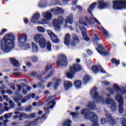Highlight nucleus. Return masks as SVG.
<instances>
[{"mask_svg":"<svg viewBox=\"0 0 126 126\" xmlns=\"http://www.w3.org/2000/svg\"><path fill=\"white\" fill-rule=\"evenodd\" d=\"M91 96L93 99L96 100V102H101L102 104L106 103L107 105H110L112 112H116L117 111V104L115 100L112 98H107L106 100L104 99V98L99 95V93L97 91V88L94 87L91 91Z\"/></svg>","mask_w":126,"mask_h":126,"instance_id":"nucleus-1","label":"nucleus"},{"mask_svg":"<svg viewBox=\"0 0 126 126\" xmlns=\"http://www.w3.org/2000/svg\"><path fill=\"white\" fill-rule=\"evenodd\" d=\"M14 48V35L8 33L2 40V50L4 53H9Z\"/></svg>","mask_w":126,"mask_h":126,"instance_id":"nucleus-2","label":"nucleus"},{"mask_svg":"<svg viewBox=\"0 0 126 126\" xmlns=\"http://www.w3.org/2000/svg\"><path fill=\"white\" fill-rule=\"evenodd\" d=\"M81 114L84 116L85 119L90 120V121L93 123L91 126H99V124H98V117L95 113L90 112V111L87 109H84L81 111Z\"/></svg>","mask_w":126,"mask_h":126,"instance_id":"nucleus-3","label":"nucleus"},{"mask_svg":"<svg viewBox=\"0 0 126 126\" xmlns=\"http://www.w3.org/2000/svg\"><path fill=\"white\" fill-rule=\"evenodd\" d=\"M76 28H79L80 30L82 31V36L84 37V39L85 41H87L88 42L90 39L89 37H87V35L86 34L87 30L83 26H86V23L84 22V18L81 17L79 19V23H77L76 24Z\"/></svg>","mask_w":126,"mask_h":126,"instance_id":"nucleus-4","label":"nucleus"},{"mask_svg":"<svg viewBox=\"0 0 126 126\" xmlns=\"http://www.w3.org/2000/svg\"><path fill=\"white\" fill-rule=\"evenodd\" d=\"M96 5H97V3L94 2L89 6V8L88 9V11L89 13L91 14L90 19H89L88 18L85 17V19L90 24L94 23V22H95L96 23H97V24H99V25H101V23H100L97 19L94 18V16L92 14V11L95 8Z\"/></svg>","mask_w":126,"mask_h":126,"instance_id":"nucleus-5","label":"nucleus"},{"mask_svg":"<svg viewBox=\"0 0 126 126\" xmlns=\"http://www.w3.org/2000/svg\"><path fill=\"white\" fill-rule=\"evenodd\" d=\"M80 70H81V66L79 64H74L70 67L69 70L66 73V75L68 78L72 79L75 73Z\"/></svg>","mask_w":126,"mask_h":126,"instance_id":"nucleus-6","label":"nucleus"},{"mask_svg":"<svg viewBox=\"0 0 126 126\" xmlns=\"http://www.w3.org/2000/svg\"><path fill=\"white\" fill-rule=\"evenodd\" d=\"M34 42L35 43H38L40 47V48H45L46 47V44H47V41L46 39L44 38L43 35L41 34H37L34 35Z\"/></svg>","mask_w":126,"mask_h":126,"instance_id":"nucleus-7","label":"nucleus"},{"mask_svg":"<svg viewBox=\"0 0 126 126\" xmlns=\"http://www.w3.org/2000/svg\"><path fill=\"white\" fill-rule=\"evenodd\" d=\"M113 9L119 10V9H124L126 8V0H123L122 1H113Z\"/></svg>","mask_w":126,"mask_h":126,"instance_id":"nucleus-8","label":"nucleus"},{"mask_svg":"<svg viewBox=\"0 0 126 126\" xmlns=\"http://www.w3.org/2000/svg\"><path fill=\"white\" fill-rule=\"evenodd\" d=\"M57 65L58 66H66L67 65V59L64 55H61L59 56V60L57 61Z\"/></svg>","mask_w":126,"mask_h":126,"instance_id":"nucleus-9","label":"nucleus"},{"mask_svg":"<svg viewBox=\"0 0 126 126\" xmlns=\"http://www.w3.org/2000/svg\"><path fill=\"white\" fill-rule=\"evenodd\" d=\"M116 99L118 101L119 105L118 106V111L120 114L124 113V107L123 105H124V98L122 96L119 95V94L115 97Z\"/></svg>","mask_w":126,"mask_h":126,"instance_id":"nucleus-10","label":"nucleus"},{"mask_svg":"<svg viewBox=\"0 0 126 126\" xmlns=\"http://www.w3.org/2000/svg\"><path fill=\"white\" fill-rule=\"evenodd\" d=\"M64 20V19L63 17H59L58 20L56 19H54L53 22L54 27H55L56 29L60 30L61 29L60 25L63 23Z\"/></svg>","mask_w":126,"mask_h":126,"instance_id":"nucleus-11","label":"nucleus"},{"mask_svg":"<svg viewBox=\"0 0 126 126\" xmlns=\"http://www.w3.org/2000/svg\"><path fill=\"white\" fill-rule=\"evenodd\" d=\"M55 104H56V101H55V99H53L51 101L48 103L47 105L48 106H50V107L44 108V111L45 112V114L43 115L42 117V119H44V120H46V114H49L50 111H49V109H53V108H54V105H55Z\"/></svg>","mask_w":126,"mask_h":126,"instance_id":"nucleus-12","label":"nucleus"},{"mask_svg":"<svg viewBox=\"0 0 126 126\" xmlns=\"http://www.w3.org/2000/svg\"><path fill=\"white\" fill-rule=\"evenodd\" d=\"M104 112L109 124H110L111 126H115V125H116V121H115L114 118H113L112 115L109 113V111L107 110H105Z\"/></svg>","mask_w":126,"mask_h":126,"instance_id":"nucleus-13","label":"nucleus"},{"mask_svg":"<svg viewBox=\"0 0 126 126\" xmlns=\"http://www.w3.org/2000/svg\"><path fill=\"white\" fill-rule=\"evenodd\" d=\"M113 88L116 91H118L117 95L118 94V96H121V95H122L123 94L125 95H126V89H125V88L123 87L121 89V88H120V87L117 84H114Z\"/></svg>","mask_w":126,"mask_h":126,"instance_id":"nucleus-14","label":"nucleus"},{"mask_svg":"<svg viewBox=\"0 0 126 126\" xmlns=\"http://www.w3.org/2000/svg\"><path fill=\"white\" fill-rule=\"evenodd\" d=\"M47 33H48V35H49V36L53 43H55V44H58V43H60V39H59V38H58V36H57L51 31H48Z\"/></svg>","mask_w":126,"mask_h":126,"instance_id":"nucleus-15","label":"nucleus"},{"mask_svg":"<svg viewBox=\"0 0 126 126\" xmlns=\"http://www.w3.org/2000/svg\"><path fill=\"white\" fill-rule=\"evenodd\" d=\"M97 47L98 48H95L96 51L98 53L100 54L101 56H109L110 55V52L108 51H103L104 48H103V45L101 44L100 45L98 44Z\"/></svg>","mask_w":126,"mask_h":126,"instance_id":"nucleus-16","label":"nucleus"},{"mask_svg":"<svg viewBox=\"0 0 126 126\" xmlns=\"http://www.w3.org/2000/svg\"><path fill=\"white\" fill-rule=\"evenodd\" d=\"M26 42H27V35L26 34H23L18 39V43L20 46L24 45Z\"/></svg>","mask_w":126,"mask_h":126,"instance_id":"nucleus-17","label":"nucleus"},{"mask_svg":"<svg viewBox=\"0 0 126 126\" xmlns=\"http://www.w3.org/2000/svg\"><path fill=\"white\" fill-rule=\"evenodd\" d=\"M72 40L71 42V45L73 47H74L76 45V44H78L80 42L79 38L77 35L75 34V33L72 34Z\"/></svg>","mask_w":126,"mask_h":126,"instance_id":"nucleus-18","label":"nucleus"},{"mask_svg":"<svg viewBox=\"0 0 126 126\" xmlns=\"http://www.w3.org/2000/svg\"><path fill=\"white\" fill-rule=\"evenodd\" d=\"M92 70L93 72H94V73H97V72H99V70H100L102 73H105V72H106L105 70L103 69L102 66H99L98 67L95 65H93Z\"/></svg>","mask_w":126,"mask_h":126,"instance_id":"nucleus-19","label":"nucleus"},{"mask_svg":"<svg viewBox=\"0 0 126 126\" xmlns=\"http://www.w3.org/2000/svg\"><path fill=\"white\" fill-rule=\"evenodd\" d=\"M104 0H98V7L99 9H104V8H107L108 7V4H107L106 3H105L104 2Z\"/></svg>","mask_w":126,"mask_h":126,"instance_id":"nucleus-20","label":"nucleus"},{"mask_svg":"<svg viewBox=\"0 0 126 126\" xmlns=\"http://www.w3.org/2000/svg\"><path fill=\"white\" fill-rule=\"evenodd\" d=\"M52 80L56 81L55 84L54 86V88L55 90H57L58 89V87H59L60 84H61V83L63 81V80H62V79H58L56 78H54Z\"/></svg>","mask_w":126,"mask_h":126,"instance_id":"nucleus-21","label":"nucleus"},{"mask_svg":"<svg viewBox=\"0 0 126 126\" xmlns=\"http://www.w3.org/2000/svg\"><path fill=\"white\" fill-rule=\"evenodd\" d=\"M64 87L65 90H68L72 87V83L68 81H65L64 82Z\"/></svg>","mask_w":126,"mask_h":126,"instance_id":"nucleus-22","label":"nucleus"},{"mask_svg":"<svg viewBox=\"0 0 126 126\" xmlns=\"http://www.w3.org/2000/svg\"><path fill=\"white\" fill-rule=\"evenodd\" d=\"M42 15L46 19L50 21L52 19V14L49 12H44L42 13Z\"/></svg>","mask_w":126,"mask_h":126,"instance_id":"nucleus-23","label":"nucleus"},{"mask_svg":"<svg viewBox=\"0 0 126 126\" xmlns=\"http://www.w3.org/2000/svg\"><path fill=\"white\" fill-rule=\"evenodd\" d=\"M10 62L11 63H12L14 66H16V67H19V66H20V64L19 63L18 61H17V60H16V59H15V58H10Z\"/></svg>","mask_w":126,"mask_h":126,"instance_id":"nucleus-24","label":"nucleus"},{"mask_svg":"<svg viewBox=\"0 0 126 126\" xmlns=\"http://www.w3.org/2000/svg\"><path fill=\"white\" fill-rule=\"evenodd\" d=\"M70 42V34L69 33H67L64 37V43L66 46H68L69 43Z\"/></svg>","mask_w":126,"mask_h":126,"instance_id":"nucleus-25","label":"nucleus"},{"mask_svg":"<svg viewBox=\"0 0 126 126\" xmlns=\"http://www.w3.org/2000/svg\"><path fill=\"white\" fill-rule=\"evenodd\" d=\"M74 85L76 89H80V88H81L82 82H81L80 80H75L74 82Z\"/></svg>","mask_w":126,"mask_h":126,"instance_id":"nucleus-26","label":"nucleus"},{"mask_svg":"<svg viewBox=\"0 0 126 126\" xmlns=\"http://www.w3.org/2000/svg\"><path fill=\"white\" fill-rule=\"evenodd\" d=\"M90 110H96V104L94 101L90 102L87 105Z\"/></svg>","mask_w":126,"mask_h":126,"instance_id":"nucleus-27","label":"nucleus"},{"mask_svg":"<svg viewBox=\"0 0 126 126\" xmlns=\"http://www.w3.org/2000/svg\"><path fill=\"white\" fill-rule=\"evenodd\" d=\"M40 18V14L37 13H35L33 15V16L31 22H32L33 23H35L37 20L39 19Z\"/></svg>","mask_w":126,"mask_h":126,"instance_id":"nucleus-28","label":"nucleus"},{"mask_svg":"<svg viewBox=\"0 0 126 126\" xmlns=\"http://www.w3.org/2000/svg\"><path fill=\"white\" fill-rule=\"evenodd\" d=\"M73 21V15L72 14H70L68 16L66 19V22H69L70 24H72V22Z\"/></svg>","mask_w":126,"mask_h":126,"instance_id":"nucleus-29","label":"nucleus"},{"mask_svg":"<svg viewBox=\"0 0 126 126\" xmlns=\"http://www.w3.org/2000/svg\"><path fill=\"white\" fill-rule=\"evenodd\" d=\"M90 81V76L88 75H85L83 79V84H87Z\"/></svg>","mask_w":126,"mask_h":126,"instance_id":"nucleus-30","label":"nucleus"},{"mask_svg":"<svg viewBox=\"0 0 126 126\" xmlns=\"http://www.w3.org/2000/svg\"><path fill=\"white\" fill-rule=\"evenodd\" d=\"M28 114L26 113H21L20 115H19V119L20 121H22V119L21 118H24L25 119H29V116Z\"/></svg>","mask_w":126,"mask_h":126,"instance_id":"nucleus-31","label":"nucleus"},{"mask_svg":"<svg viewBox=\"0 0 126 126\" xmlns=\"http://www.w3.org/2000/svg\"><path fill=\"white\" fill-rule=\"evenodd\" d=\"M32 50L34 53H37L38 52V46L35 44L33 42L32 43Z\"/></svg>","mask_w":126,"mask_h":126,"instance_id":"nucleus-32","label":"nucleus"},{"mask_svg":"<svg viewBox=\"0 0 126 126\" xmlns=\"http://www.w3.org/2000/svg\"><path fill=\"white\" fill-rule=\"evenodd\" d=\"M71 121L66 120L63 124V126H71Z\"/></svg>","mask_w":126,"mask_h":126,"instance_id":"nucleus-33","label":"nucleus"},{"mask_svg":"<svg viewBox=\"0 0 126 126\" xmlns=\"http://www.w3.org/2000/svg\"><path fill=\"white\" fill-rule=\"evenodd\" d=\"M21 47H22L24 50H29V49H31V46L29 43H25L24 45H22Z\"/></svg>","mask_w":126,"mask_h":126,"instance_id":"nucleus-34","label":"nucleus"},{"mask_svg":"<svg viewBox=\"0 0 126 126\" xmlns=\"http://www.w3.org/2000/svg\"><path fill=\"white\" fill-rule=\"evenodd\" d=\"M54 72H55V70H52L49 74L44 78V79H48V78H50V77H52V76H53L54 75Z\"/></svg>","mask_w":126,"mask_h":126,"instance_id":"nucleus-35","label":"nucleus"},{"mask_svg":"<svg viewBox=\"0 0 126 126\" xmlns=\"http://www.w3.org/2000/svg\"><path fill=\"white\" fill-rule=\"evenodd\" d=\"M121 122L122 126H126V119L125 117L121 118Z\"/></svg>","mask_w":126,"mask_h":126,"instance_id":"nucleus-36","label":"nucleus"},{"mask_svg":"<svg viewBox=\"0 0 126 126\" xmlns=\"http://www.w3.org/2000/svg\"><path fill=\"white\" fill-rule=\"evenodd\" d=\"M37 31H38V32H40L41 33H45L46 31L45 30V29L43 28V27H38Z\"/></svg>","mask_w":126,"mask_h":126,"instance_id":"nucleus-37","label":"nucleus"},{"mask_svg":"<svg viewBox=\"0 0 126 126\" xmlns=\"http://www.w3.org/2000/svg\"><path fill=\"white\" fill-rule=\"evenodd\" d=\"M51 12L55 15H57V14H59L58 7H57L56 9H52L51 10Z\"/></svg>","mask_w":126,"mask_h":126,"instance_id":"nucleus-38","label":"nucleus"},{"mask_svg":"<svg viewBox=\"0 0 126 126\" xmlns=\"http://www.w3.org/2000/svg\"><path fill=\"white\" fill-rule=\"evenodd\" d=\"M97 41H100V39L99 38V37L98 36V35H97V34H95L94 35V38L93 39L94 44V43H96V42H97Z\"/></svg>","mask_w":126,"mask_h":126,"instance_id":"nucleus-39","label":"nucleus"},{"mask_svg":"<svg viewBox=\"0 0 126 126\" xmlns=\"http://www.w3.org/2000/svg\"><path fill=\"white\" fill-rule=\"evenodd\" d=\"M12 117V113H7L4 115V118L7 120V119H10Z\"/></svg>","mask_w":126,"mask_h":126,"instance_id":"nucleus-40","label":"nucleus"},{"mask_svg":"<svg viewBox=\"0 0 126 126\" xmlns=\"http://www.w3.org/2000/svg\"><path fill=\"white\" fill-rule=\"evenodd\" d=\"M32 59V61L33 62V63H37L38 62L39 59L36 56H32L31 58Z\"/></svg>","mask_w":126,"mask_h":126,"instance_id":"nucleus-41","label":"nucleus"},{"mask_svg":"<svg viewBox=\"0 0 126 126\" xmlns=\"http://www.w3.org/2000/svg\"><path fill=\"white\" fill-rule=\"evenodd\" d=\"M4 105L5 106V108H4V110H2L1 109L0 110V113H3V112H4V111H7L8 110V107H7V106H8V104H7V103L4 102Z\"/></svg>","mask_w":126,"mask_h":126,"instance_id":"nucleus-42","label":"nucleus"},{"mask_svg":"<svg viewBox=\"0 0 126 126\" xmlns=\"http://www.w3.org/2000/svg\"><path fill=\"white\" fill-rule=\"evenodd\" d=\"M36 118V113H31L30 115H29V119H35Z\"/></svg>","mask_w":126,"mask_h":126,"instance_id":"nucleus-43","label":"nucleus"},{"mask_svg":"<svg viewBox=\"0 0 126 126\" xmlns=\"http://www.w3.org/2000/svg\"><path fill=\"white\" fill-rule=\"evenodd\" d=\"M51 48H52V44H51V42H50V41L47 42V49L48 51H49V52H51Z\"/></svg>","mask_w":126,"mask_h":126,"instance_id":"nucleus-44","label":"nucleus"},{"mask_svg":"<svg viewBox=\"0 0 126 126\" xmlns=\"http://www.w3.org/2000/svg\"><path fill=\"white\" fill-rule=\"evenodd\" d=\"M112 63H115L116 64H120V60L117 61L116 59H112Z\"/></svg>","mask_w":126,"mask_h":126,"instance_id":"nucleus-45","label":"nucleus"},{"mask_svg":"<svg viewBox=\"0 0 126 126\" xmlns=\"http://www.w3.org/2000/svg\"><path fill=\"white\" fill-rule=\"evenodd\" d=\"M26 112H31L32 111V105H30L25 108Z\"/></svg>","mask_w":126,"mask_h":126,"instance_id":"nucleus-46","label":"nucleus"},{"mask_svg":"<svg viewBox=\"0 0 126 126\" xmlns=\"http://www.w3.org/2000/svg\"><path fill=\"white\" fill-rule=\"evenodd\" d=\"M39 7H44L45 6V1L42 0L39 3Z\"/></svg>","mask_w":126,"mask_h":126,"instance_id":"nucleus-47","label":"nucleus"},{"mask_svg":"<svg viewBox=\"0 0 126 126\" xmlns=\"http://www.w3.org/2000/svg\"><path fill=\"white\" fill-rule=\"evenodd\" d=\"M22 99V96H20V98L19 97H15L14 98V101H15L16 103H19V100Z\"/></svg>","mask_w":126,"mask_h":126,"instance_id":"nucleus-48","label":"nucleus"},{"mask_svg":"<svg viewBox=\"0 0 126 126\" xmlns=\"http://www.w3.org/2000/svg\"><path fill=\"white\" fill-rule=\"evenodd\" d=\"M77 115H79V112H72L71 113V115L72 116L73 118H76V116H77Z\"/></svg>","mask_w":126,"mask_h":126,"instance_id":"nucleus-49","label":"nucleus"},{"mask_svg":"<svg viewBox=\"0 0 126 126\" xmlns=\"http://www.w3.org/2000/svg\"><path fill=\"white\" fill-rule=\"evenodd\" d=\"M101 123L102 125H106L107 124V120L105 118H102L101 120Z\"/></svg>","mask_w":126,"mask_h":126,"instance_id":"nucleus-50","label":"nucleus"},{"mask_svg":"<svg viewBox=\"0 0 126 126\" xmlns=\"http://www.w3.org/2000/svg\"><path fill=\"white\" fill-rule=\"evenodd\" d=\"M102 32L103 34H104V35H105V36H108V35H109L108 32H107V31L104 28H102Z\"/></svg>","mask_w":126,"mask_h":126,"instance_id":"nucleus-51","label":"nucleus"},{"mask_svg":"<svg viewBox=\"0 0 126 126\" xmlns=\"http://www.w3.org/2000/svg\"><path fill=\"white\" fill-rule=\"evenodd\" d=\"M9 104H10V107L11 108H14V107L15 106V104H14V103H13L12 100H10L9 101Z\"/></svg>","mask_w":126,"mask_h":126,"instance_id":"nucleus-52","label":"nucleus"},{"mask_svg":"<svg viewBox=\"0 0 126 126\" xmlns=\"http://www.w3.org/2000/svg\"><path fill=\"white\" fill-rule=\"evenodd\" d=\"M63 12H64V10H63V9L58 7V14L63 13Z\"/></svg>","mask_w":126,"mask_h":126,"instance_id":"nucleus-53","label":"nucleus"},{"mask_svg":"<svg viewBox=\"0 0 126 126\" xmlns=\"http://www.w3.org/2000/svg\"><path fill=\"white\" fill-rule=\"evenodd\" d=\"M51 68H52V66L50 64H47L45 68V71L47 72V71H48L49 69H51Z\"/></svg>","mask_w":126,"mask_h":126,"instance_id":"nucleus-54","label":"nucleus"},{"mask_svg":"<svg viewBox=\"0 0 126 126\" xmlns=\"http://www.w3.org/2000/svg\"><path fill=\"white\" fill-rule=\"evenodd\" d=\"M36 86L37 87H40V88H42V89H44V86L41 83H38V84H37Z\"/></svg>","mask_w":126,"mask_h":126,"instance_id":"nucleus-55","label":"nucleus"},{"mask_svg":"<svg viewBox=\"0 0 126 126\" xmlns=\"http://www.w3.org/2000/svg\"><path fill=\"white\" fill-rule=\"evenodd\" d=\"M16 86L18 91H21V89H22V86H21V85H16Z\"/></svg>","mask_w":126,"mask_h":126,"instance_id":"nucleus-56","label":"nucleus"},{"mask_svg":"<svg viewBox=\"0 0 126 126\" xmlns=\"http://www.w3.org/2000/svg\"><path fill=\"white\" fill-rule=\"evenodd\" d=\"M102 84H103V85H110V82H108V81H102L101 82Z\"/></svg>","mask_w":126,"mask_h":126,"instance_id":"nucleus-57","label":"nucleus"},{"mask_svg":"<svg viewBox=\"0 0 126 126\" xmlns=\"http://www.w3.org/2000/svg\"><path fill=\"white\" fill-rule=\"evenodd\" d=\"M108 90L111 94H114V93H115V90L113 89L109 88Z\"/></svg>","mask_w":126,"mask_h":126,"instance_id":"nucleus-58","label":"nucleus"},{"mask_svg":"<svg viewBox=\"0 0 126 126\" xmlns=\"http://www.w3.org/2000/svg\"><path fill=\"white\" fill-rule=\"evenodd\" d=\"M78 1V0H73L71 4L72 5H76V4H77V1Z\"/></svg>","mask_w":126,"mask_h":126,"instance_id":"nucleus-59","label":"nucleus"},{"mask_svg":"<svg viewBox=\"0 0 126 126\" xmlns=\"http://www.w3.org/2000/svg\"><path fill=\"white\" fill-rule=\"evenodd\" d=\"M6 93L7 94H10V95H12V94H13V92H12V91L10 90H8L6 91Z\"/></svg>","mask_w":126,"mask_h":126,"instance_id":"nucleus-60","label":"nucleus"},{"mask_svg":"<svg viewBox=\"0 0 126 126\" xmlns=\"http://www.w3.org/2000/svg\"><path fill=\"white\" fill-rule=\"evenodd\" d=\"M13 74H14V75H15L16 76H17V75H20V74H21V72H16L13 73Z\"/></svg>","mask_w":126,"mask_h":126,"instance_id":"nucleus-61","label":"nucleus"},{"mask_svg":"<svg viewBox=\"0 0 126 126\" xmlns=\"http://www.w3.org/2000/svg\"><path fill=\"white\" fill-rule=\"evenodd\" d=\"M36 77H37L38 79H40V80H41V79H42V78L43 77L42 75L39 74H37L36 75Z\"/></svg>","mask_w":126,"mask_h":126,"instance_id":"nucleus-62","label":"nucleus"},{"mask_svg":"<svg viewBox=\"0 0 126 126\" xmlns=\"http://www.w3.org/2000/svg\"><path fill=\"white\" fill-rule=\"evenodd\" d=\"M10 88H11L13 90H15V86H14V84H10Z\"/></svg>","mask_w":126,"mask_h":126,"instance_id":"nucleus-63","label":"nucleus"},{"mask_svg":"<svg viewBox=\"0 0 126 126\" xmlns=\"http://www.w3.org/2000/svg\"><path fill=\"white\" fill-rule=\"evenodd\" d=\"M22 93L24 94V95H27V91H26V90L25 89H23L22 90Z\"/></svg>","mask_w":126,"mask_h":126,"instance_id":"nucleus-64","label":"nucleus"}]
</instances>
